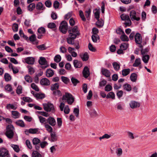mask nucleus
<instances>
[{
	"label": "nucleus",
	"mask_w": 157,
	"mask_h": 157,
	"mask_svg": "<svg viewBox=\"0 0 157 157\" xmlns=\"http://www.w3.org/2000/svg\"><path fill=\"white\" fill-rule=\"evenodd\" d=\"M62 100L67 101V103L69 105H71L74 101V98L71 94L68 93H65L62 98Z\"/></svg>",
	"instance_id": "nucleus-1"
},
{
	"label": "nucleus",
	"mask_w": 157,
	"mask_h": 157,
	"mask_svg": "<svg viewBox=\"0 0 157 157\" xmlns=\"http://www.w3.org/2000/svg\"><path fill=\"white\" fill-rule=\"evenodd\" d=\"M14 127L12 124L8 125L7 126L6 135L8 138L11 139L13 137L14 135Z\"/></svg>",
	"instance_id": "nucleus-2"
},
{
	"label": "nucleus",
	"mask_w": 157,
	"mask_h": 157,
	"mask_svg": "<svg viewBox=\"0 0 157 157\" xmlns=\"http://www.w3.org/2000/svg\"><path fill=\"white\" fill-rule=\"evenodd\" d=\"M68 29L67 23L65 21H62L60 24L59 30L60 32L64 34H65Z\"/></svg>",
	"instance_id": "nucleus-3"
},
{
	"label": "nucleus",
	"mask_w": 157,
	"mask_h": 157,
	"mask_svg": "<svg viewBox=\"0 0 157 157\" xmlns=\"http://www.w3.org/2000/svg\"><path fill=\"white\" fill-rule=\"evenodd\" d=\"M44 109L47 112H50L52 111V112L54 111V108L53 105L51 103H48L43 104Z\"/></svg>",
	"instance_id": "nucleus-4"
},
{
	"label": "nucleus",
	"mask_w": 157,
	"mask_h": 157,
	"mask_svg": "<svg viewBox=\"0 0 157 157\" xmlns=\"http://www.w3.org/2000/svg\"><path fill=\"white\" fill-rule=\"evenodd\" d=\"M68 32L69 35H76V37L80 35V33L78 29L77 26H74L72 29L69 30Z\"/></svg>",
	"instance_id": "nucleus-5"
},
{
	"label": "nucleus",
	"mask_w": 157,
	"mask_h": 157,
	"mask_svg": "<svg viewBox=\"0 0 157 157\" xmlns=\"http://www.w3.org/2000/svg\"><path fill=\"white\" fill-rule=\"evenodd\" d=\"M69 37L67 38V43L73 45L75 44V39L76 38V35H69Z\"/></svg>",
	"instance_id": "nucleus-6"
},
{
	"label": "nucleus",
	"mask_w": 157,
	"mask_h": 157,
	"mask_svg": "<svg viewBox=\"0 0 157 157\" xmlns=\"http://www.w3.org/2000/svg\"><path fill=\"white\" fill-rule=\"evenodd\" d=\"M135 42L138 44H140L142 42V39L141 34L137 33L135 36Z\"/></svg>",
	"instance_id": "nucleus-7"
},
{
	"label": "nucleus",
	"mask_w": 157,
	"mask_h": 157,
	"mask_svg": "<svg viewBox=\"0 0 157 157\" xmlns=\"http://www.w3.org/2000/svg\"><path fill=\"white\" fill-rule=\"evenodd\" d=\"M9 151L8 150L4 147L0 148V157H4L9 155Z\"/></svg>",
	"instance_id": "nucleus-8"
},
{
	"label": "nucleus",
	"mask_w": 157,
	"mask_h": 157,
	"mask_svg": "<svg viewBox=\"0 0 157 157\" xmlns=\"http://www.w3.org/2000/svg\"><path fill=\"white\" fill-rule=\"evenodd\" d=\"M47 124L52 126H54L56 124V122L55 119L52 117H49L47 119Z\"/></svg>",
	"instance_id": "nucleus-9"
},
{
	"label": "nucleus",
	"mask_w": 157,
	"mask_h": 157,
	"mask_svg": "<svg viewBox=\"0 0 157 157\" xmlns=\"http://www.w3.org/2000/svg\"><path fill=\"white\" fill-rule=\"evenodd\" d=\"M130 16L132 21L136 20L139 21L140 18L139 17H136V12L134 10H132L130 12Z\"/></svg>",
	"instance_id": "nucleus-10"
},
{
	"label": "nucleus",
	"mask_w": 157,
	"mask_h": 157,
	"mask_svg": "<svg viewBox=\"0 0 157 157\" xmlns=\"http://www.w3.org/2000/svg\"><path fill=\"white\" fill-rule=\"evenodd\" d=\"M130 107L132 109L139 107L140 106V104L138 102L135 101H131L129 103Z\"/></svg>",
	"instance_id": "nucleus-11"
},
{
	"label": "nucleus",
	"mask_w": 157,
	"mask_h": 157,
	"mask_svg": "<svg viewBox=\"0 0 157 157\" xmlns=\"http://www.w3.org/2000/svg\"><path fill=\"white\" fill-rule=\"evenodd\" d=\"M40 84L43 86H48L50 84V81L47 78H42L40 81Z\"/></svg>",
	"instance_id": "nucleus-12"
},
{
	"label": "nucleus",
	"mask_w": 157,
	"mask_h": 157,
	"mask_svg": "<svg viewBox=\"0 0 157 157\" xmlns=\"http://www.w3.org/2000/svg\"><path fill=\"white\" fill-rule=\"evenodd\" d=\"M83 76L86 78H88L90 75L89 68L87 66H85L82 71Z\"/></svg>",
	"instance_id": "nucleus-13"
},
{
	"label": "nucleus",
	"mask_w": 157,
	"mask_h": 157,
	"mask_svg": "<svg viewBox=\"0 0 157 157\" xmlns=\"http://www.w3.org/2000/svg\"><path fill=\"white\" fill-rule=\"evenodd\" d=\"M102 74L106 77H109L110 76V71L106 69L102 68L101 71Z\"/></svg>",
	"instance_id": "nucleus-14"
},
{
	"label": "nucleus",
	"mask_w": 157,
	"mask_h": 157,
	"mask_svg": "<svg viewBox=\"0 0 157 157\" xmlns=\"http://www.w3.org/2000/svg\"><path fill=\"white\" fill-rule=\"evenodd\" d=\"M25 62L29 64H33L35 61L34 58L32 57H28L25 59Z\"/></svg>",
	"instance_id": "nucleus-15"
},
{
	"label": "nucleus",
	"mask_w": 157,
	"mask_h": 157,
	"mask_svg": "<svg viewBox=\"0 0 157 157\" xmlns=\"http://www.w3.org/2000/svg\"><path fill=\"white\" fill-rule=\"evenodd\" d=\"M54 74L53 71L51 69H47L46 71V76L48 78L52 77Z\"/></svg>",
	"instance_id": "nucleus-16"
},
{
	"label": "nucleus",
	"mask_w": 157,
	"mask_h": 157,
	"mask_svg": "<svg viewBox=\"0 0 157 157\" xmlns=\"http://www.w3.org/2000/svg\"><path fill=\"white\" fill-rule=\"evenodd\" d=\"M52 95L57 98L62 96V94L60 90H57L53 91Z\"/></svg>",
	"instance_id": "nucleus-17"
},
{
	"label": "nucleus",
	"mask_w": 157,
	"mask_h": 157,
	"mask_svg": "<svg viewBox=\"0 0 157 157\" xmlns=\"http://www.w3.org/2000/svg\"><path fill=\"white\" fill-rule=\"evenodd\" d=\"M83 61H86L89 59V55L86 52L84 54H80L79 55Z\"/></svg>",
	"instance_id": "nucleus-18"
},
{
	"label": "nucleus",
	"mask_w": 157,
	"mask_h": 157,
	"mask_svg": "<svg viewBox=\"0 0 157 157\" xmlns=\"http://www.w3.org/2000/svg\"><path fill=\"white\" fill-rule=\"evenodd\" d=\"M73 64L74 67L76 68H80L82 65V63L77 60H75L74 61Z\"/></svg>",
	"instance_id": "nucleus-19"
},
{
	"label": "nucleus",
	"mask_w": 157,
	"mask_h": 157,
	"mask_svg": "<svg viewBox=\"0 0 157 157\" xmlns=\"http://www.w3.org/2000/svg\"><path fill=\"white\" fill-rule=\"evenodd\" d=\"M6 108L8 109H12L15 110L17 108V106L16 104H7Z\"/></svg>",
	"instance_id": "nucleus-20"
},
{
	"label": "nucleus",
	"mask_w": 157,
	"mask_h": 157,
	"mask_svg": "<svg viewBox=\"0 0 157 157\" xmlns=\"http://www.w3.org/2000/svg\"><path fill=\"white\" fill-rule=\"evenodd\" d=\"M123 90L127 91H130L132 90L131 86L128 83H125L123 86Z\"/></svg>",
	"instance_id": "nucleus-21"
},
{
	"label": "nucleus",
	"mask_w": 157,
	"mask_h": 157,
	"mask_svg": "<svg viewBox=\"0 0 157 157\" xmlns=\"http://www.w3.org/2000/svg\"><path fill=\"white\" fill-rule=\"evenodd\" d=\"M50 136L51 137V141L54 142L57 140V137L55 132H53L51 133Z\"/></svg>",
	"instance_id": "nucleus-22"
},
{
	"label": "nucleus",
	"mask_w": 157,
	"mask_h": 157,
	"mask_svg": "<svg viewBox=\"0 0 157 157\" xmlns=\"http://www.w3.org/2000/svg\"><path fill=\"white\" fill-rule=\"evenodd\" d=\"M38 62L40 64L42 65H46L48 64L47 61L46 60L45 58L42 57H41L40 58Z\"/></svg>",
	"instance_id": "nucleus-23"
},
{
	"label": "nucleus",
	"mask_w": 157,
	"mask_h": 157,
	"mask_svg": "<svg viewBox=\"0 0 157 157\" xmlns=\"http://www.w3.org/2000/svg\"><path fill=\"white\" fill-rule=\"evenodd\" d=\"M59 87V83H56L51 86V90L52 91H54L57 90Z\"/></svg>",
	"instance_id": "nucleus-24"
},
{
	"label": "nucleus",
	"mask_w": 157,
	"mask_h": 157,
	"mask_svg": "<svg viewBox=\"0 0 157 157\" xmlns=\"http://www.w3.org/2000/svg\"><path fill=\"white\" fill-rule=\"evenodd\" d=\"M62 81L65 84H67L70 82V79L66 77L62 76L61 77Z\"/></svg>",
	"instance_id": "nucleus-25"
},
{
	"label": "nucleus",
	"mask_w": 157,
	"mask_h": 157,
	"mask_svg": "<svg viewBox=\"0 0 157 157\" xmlns=\"http://www.w3.org/2000/svg\"><path fill=\"white\" fill-rule=\"evenodd\" d=\"M137 75L135 73H132L130 76L131 81L132 82H136L137 80Z\"/></svg>",
	"instance_id": "nucleus-26"
},
{
	"label": "nucleus",
	"mask_w": 157,
	"mask_h": 157,
	"mask_svg": "<svg viewBox=\"0 0 157 157\" xmlns=\"http://www.w3.org/2000/svg\"><path fill=\"white\" fill-rule=\"evenodd\" d=\"M89 114L91 117H95L98 115L97 112L94 109L90 110Z\"/></svg>",
	"instance_id": "nucleus-27"
},
{
	"label": "nucleus",
	"mask_w": 157,
	"mask_h": 157,
	"mask_svg": "<svg viewBox=\"0 0 157 157\" xmlns=\"http://www.w3.org/2000/svg\"><path fill=\"white\" fill-rule=\"evenodd\" d=\"M38 118L41 124H44V125L47 124V119H46L45 118L41 116H39L38 117Z\"/></svg>",
	"instance_id": "nucleus-28"
},
{
	"label": "nucleus",
	"mask_w": 157,
	"mask_h": 157,
	"mask_svg": "<svg viewBox=\"0 0 157 157\" xmlns=\"http://www.w3.org/2000/svg\"><path fill=\"white\" fill-rule=\"evenodd\" d=\"M150 59V56L148 55H143L142 57V59L143 61L145 63H147L148 62L149 60Z\"/></svg>",
	"instance_id": "nucleus-29"
},
{
	"label": "nucleus",
	"mask_w": 157,
	"mask_h": 157,
	"mask_svg": "<svg viewBox=\"0 0 157 157\" xmlns=\"http://www.w3.org/2000/svg\"><path fill=\"white\" fill-rule=\"evenodd\" d=\"M26 131L29 132V133L34 134H36L38 131V129L37 128H30L29 130H26L25 131V132H26Z\"/></svg>",
	"instance_id": "nucleus-30"
},
{
	"label": "nucleus",
	"mask_w": 157,
	"mask_h": 157,
	"mask_svg": "<svg viewBox=\"0 0 157 157\" xmlns=\"http://www.w3.org/2000/svg\"><path fill=\"white\" fill-rule=\"evenodd\" d=\"M130 72L129 68L124 69L122 71V75L124 76H126L130 73Z\"/></svg>",
	"instance_id": "nucleus-31"
},
{
	"label": "nucleus",
	"mask_w": 157,
	"mask_h": 157,
	"mask_svg": "<svg viewBox=\"0 0 157 157\" xmlns=\"http://www.w3.org/2000/svg\"><path fill=\"white\" fill-rule=\"evenodd\" d=\"M44 127L46 128L47 131L49 132L52 133L53 131L52 127L48 124L44 125Z\"/></svg>",
	"instance_id": "nucleus-32"
},
{
	"label": "nucleus",
	"mask_w": 157,
	"mask_h": 157,
	"mask_svg": "<svg viewBox=\"0 0 157 157\" xmlns=\"http://www.w3.org/2000/svg\"><path fill=\"white\" fill-rule=\"evenodd\" d=\"M141 64L140 59L139 58L136 59L134 63L133 64L132 66L134 67H137Z\"/></svg>",
	"instance_id": "nucleus-33"
},
{
	"label": "nucleus",
	"mask_w": 157,
	"mask_h": 157,
	"mask_svg": "<svg viewBox=\"0 0 157 157\" xmlns=\"http://www.w3.org/2000/svg\"><path fill=\"white\" fill-rule=\"evenodd\" d=\"M113 66L114 69L117 71H118L120 68V65L117 63L115 62L113 63Z\"/></svg>",
	"instance_id": "nucleus-34"
},
{
	"label": "nucleus",
	"mask_w": 157,
	"mask_h": 157,
	"mask_svg": "<svg viewBox=\"0 0 157 157\" xmlns=\"http://www.w3.org/2000/svg\"><path fill=\"white\" fill-rule=\"evenodd\" d=\"M121 18L122 20L128 21L130 19L128 15L123 14L121 15Z\"/></svg>",
	"instance_id": "nucleus-35"
},
{
	"label": "nucleus",
	"mask_w": 157,
	"mask_h": 157,
	"mask_svg": "<svg viewBox=\"0 0 157 157\" xmlns=\"http://www.w3.org/2000/svg\"><path fill=\"white\" fill-rule=\"evenodd\" d=\"M16 124L21 127H24L25 126V124L23 121L21 120H19L16 122Z\"/></svg>",
	"instance_id": "nucleus-36"
},
{
	"label": "nucleus",
	"mask_w": 157,
	"mask_h": 157,
	"mask_svg": "<svg viewBox=\"0 0 157 157\" xmlns=\"http://www.w3.org/2000/svg\"><path fill=\"white\" fill-rule=\"evenodd\" d=\"M35 97H36L37 99H42L45 98V95L43 94L36 93Z\"/></svg>",
	"instance_id": "nucleus-37"
},
{
	"label": "nucleus",
	"mask_w": 157,
	"mask_h": 157,
	"mask_svg": "<svg viewBox=\"0 0 157 157\" xmlns=\"http://www.w3.org/2000/svg\"><path fill=\"white\" fill-rule=\"evenodd\" d=\"M4 78L6 81H9L11 79V77L9 74L6 73L4 75Z\"/></svg>",
	"instance_id": "nucleus-38"
},
{
	"label": "nucleus",
	"mask_w": 157,
	"mask_h": 157,
	"mask_svg": "<svg viewBox=\"0 0 157 157\" xmlns=\"http://www.w3.org/2000/svg\"><path fill=\"white\" fill-rule=\"evenodd\" d=\"M12 114L14 116V118H17L19 117L20 113L17 111H12L11 112Z\"/></svg>",
	"instance_id": "nucleus-39"
},
{
	"label": "nucleus",
	"mask_w": 157,
	"mask_h": 157,
	"mask_svg": "<svg viewBox=\"0 0 157 157\" xmlns=\"http://www.w3.org/2000/svg\"><path fill=\"white\" fill-rule=\"evenodd\" d=\"M11 146L13 148L14 151L17 152H18L20 151V148L19 146L17 145H15L13 144H11Z\"/></svg>",
	"instance_id": "nucleus-40"
},
{
	"label": "nucleus",
	"mask_w": 157,
	"mask_h": 157,
	"mask_svg": "<svg viewBox=\"0 0 157 157\" xmlns=\"http://www.w3.org/2000/svg\"><path fill=\"white\" fill-rule=\"evenodd\" d=\"M121 40L123 41H127L129 40L128 37L125 34H123L120 37Z\"/></svg>",
	"instance_id": "nucleus-41"
},
{
	"label": "nucleus",
	"mask_w": 157,
	"mask_h": 157,
	"mask_svg": "<svg viewBox=\"0 0 157 157\" xmlns=\"http://www.w3.org/2000/svg\"><path fill=\"white\" fill-rule=\"evenodd\" d=\"M45 7H43V5L42 3L39 2L36 5V9L38 10H44Z\"/></svg>",
	"instance_id": "nucleus-42"
},
{
	"label": "nucleus",
	"mask_w": 157,
	"mask_h": 157,
	"mask_svg": "<svg viewBox=\"0 0 157 157\" xmlns=\"http://www.w3.org/2000/svg\"><path fill=\"white\" fill-rule=\"evenodd\" d=\"M149 51V48H147L141 50V54L142 55H147V54Z\"/></svg>",
	"instance_id": "nucleus-43"
},
{
	"label": "nucleus",
	"mask_w": 157,
	"mask_h": 157,
	"mask_svg": "<svg viewBox=\"0 0 157 157\" xmlns=\"http://www.w3.org/2000/svg\"><path fill=\"white\" fill-rule=\"evenodd\" d=\"M71 80L74 86H76L78 83H79V81L77 79L73 77L71 78Z\"/></svg>",
	"instance_id": "nucleus-44"
},
{
	"label": "nucleus",
	"mask_w": 157,
	"mask_h": 157,
	"mask_svg": "<svg viewBox=\"0 0 157 157\" xmlns=\"http://www.w3.org/2000/svg\"><path fill=\"white\" fill-rule=\"evenodd\" d=\"M107 98H111L114 99L115 98V94L113 92H110L106 95Z\"/></svg>",
	"instance_id": "nucleus-45"
},
{
	"label": "nucleus",
	"mask_w": 157,
	"mask_h": 157,
	"mask_svg": "<svg viewBox=\"0 0 157 157\" xmlns=\"http://www.w3.org/2000/svg\"><path fill=\"white\" fill-rule=\"evenodd\" d=\"M128 47V44L127 43H123L120 46V48L123 50H126Z\"/></svg>",
	"instance_id": "nucleus-46"
},
{
	"label": "nucleus",
	"mask_w": 157,
	"mask_h": 157,
	"mask_svg": "<svg viewBox=\"0 0 157 157\" xmlns=\"http://www.w3.org/2000/svg\"><path fill=\"white\" fill-rule=\"evenodd\" d=\"M116 153L118 156H121L122 154V150L121 148L117 147L116 149Z\"/></svg>",
	"instance_id": "nucleus-47"
},
{
	"label": "nucleus",
	"mask_w": 157,
	"mask_h": 157,
	"mask_svg": "<svg viewBox=\"0 0 157 157\" xmlns=\"http://www.w3.org/2000/svg\"><path fill=\"white\" fill-rule=\"evenodd\" d=\"M24 78L25 81L29 83H31L33 81L32 78L29 75H26L25 77Z\"/></svg>",
	"instance_id": "nucleus-48"
},
{
	"label": "nucleus",
	"mask_w": 157,
	"mask_h": 157,
	"mask_svg": "<svg viewBox=\"0 0 157 157\" xmlns=\"http://www.w3.org/2000/svg\"><path fill=\"white\" fill-rule=\"evenodd\" d=\"M35 7V4L34 3H32L30 4L28 6V10L30 11H31Z\"/></svg>",
	"instance_id": "nucleus-49"
},
{
	"label": "nucleus",
	"mask_w": 157,
	"mask_h": 157,
	"mask_svg": "<svg viewBox=\"0 0 157 157\" xmlns=\"http://www.w3.org/2000/svg\"><path fill=\"white\" fill-rule=\"evenodd\" d=\"M91 37L93 41L95 43H96L97 40L99 39V37L98 35H93Z\"/></svg>",
	"instance_id": "nucleus-50"
},
{
	"label": "nucleus",
	"mask_w": 157,
	"mask_h": 157,
	"mask_svg": "<svg viewBox=\"0 0 157 157\" xmlns=\"http://www.w3.org/2000/svg\"><path fill=\"white\" fill-rule=\"evenodd\" d=\"M61 60V57L59 55H57L54 58V60L56 63L59 62Z\"/></svg>",
	"instance_id": "nucleus-51"
},
{
	"label": "nucleus",
	"mask_w": 157,
	"mask_h": 157,
	"mask_svg": "<svg viewBox=\"0 0 157 157\" xmlns=\"http://www.w3.org/2000/svg\"><path fill=\"white\" fill-rule=\"evenodd\" d=\"M96 24L98 27L100 28L103 26L104 23L102 21H100L99 19H98V21L96 23Z\"/></svg>",
	"instance_id": "nucleus-52"
},
{
	"label": "nucleus",
	"mask_w": 157,
	"mask_h": 157,
	"mask_svg": "<svg viewBox=\"0 0 157 157\" xmlns=\"http://www.w3.org/2000/svg\"><path fill=\"white\" fill-rule=\"evenodd\" d=\"M37 48L40 50H44L47 49L45 44H42L37 46Z\"/></svg>",
	"instance_id": "nucleus-53"
},
{
	"label": "nucleus",
	"mask_w": 157,
	"mask_h": 157,
	"mask_svg": "<svg viewBox=\"0 0 157 157\" xmlns=\"http://www.w3.org/2000/svg\"><path fill=\"white\" fill-rule=\"evenodd\" d=\"M40 140L37 138H34L33 140V143L34 145L38 144L39 143H40Z\"/></svg>",
	"instance_id": "nucleus-54"
},
{
	"label": "nucleus",
	"mask_w": 157,
	"mask_h": 157,
	"mask_svg": "<svg viewBox=\"0 0 157 157\" xmlns=\"http://www.w3.org/2000/svg\"><path fill=\"white\" fill-rule=\"evenodd\" d=\"M22 88L21 86H18L17 88L16 93L18 94H20L22 93Z\"/></svg>",
	"instance_id": "nucleus-55"
},
{
	"label": "nucleus",
	"mask_w": 157,
	"mask_h": 157,
	"mask_svg": "<svg viewBox=\"0 0 157 157\" xmlns=\"http://www.w3.org/2000/svg\"><path fill=\"white\" fill-rule=\"evenodd\" d=\"M22 99L26 102H30L33 101V100L29 97H23Z\"/></svg>",
	"instance_id": "nucleus-56"
},
{
	"label": "nucleus",
	"mask_w": 157,
	"mask_h": 157,
	"mask_svg": "<svg viewBox=\"0 0 157 157\" xmlns=\"http://www.w3.org/2000/svg\"><path fill=\"white\" fill-rule=\"evenodd\" d=\"M28 68L29 72L30 75H32L35 72V70L34 68L30 66H27Z\"/></svg>",
	"instance_id": "nucleus-57"
},
{
	"label": "nucleus",
	"mask_w": 157,
	"mask_h": 157,
	"mask_svg": "<svg viewBox=\"0 0 157 157\" xmlns=\"http://www.w3.org/2000/svg\"><path fill=\"white\" fill-rule=\"evenodd\" d=\"M111 137V136L108 135L107 134H105L103 136L99 137V139L100 140H101L102 139H109Z\"/></svg>",
	"instance_id": "nucleus-58"
},
{
	"label": "nucleus",
	"mask_w": 157,
	"mask_h": 157,
	"mask_svg": "<svg viewBox=\"0 0 157 157\" xmlns=\"http://www.w3.org/2000/svg\"><path fill=\"white\" fill-rule=\"evenodd\" d=\"M31 87L33 89L35 90L36 91H39V89L38 86L36 85L34 83H32L31 85Z\"/></svg>",
	"instance_id": "nucleus-59"
},
{
	"label": "nucleus",
	"mask_w": 157,
	"mask_h": 157,
	"mask_svg": "<svg viewBox=\"0 0 157 157\" xmlns=\"http://www.w3.org/2000/svg\"><path fill=\"white\" fill-rule=\"evenodd\" d=\"M56 25L54 23H49L48 25V28L52 29L56 27Z\"/></svg>",
	"instance_id": "nucleus-60"
},
{
	"label": "nucleus",
	"mask_w": 157,
	"mask_h": 157,
	"mask_svg": "<svg viewBox=\"0 0 157 157\" xmlns=\"http://www.w3.org/2000/svg\"><path fill=\"white\" fill-rule=\"evenodd\" d=\"M79 15L80 17L81 18L82 20L84 21H86V19L85 18V17L83 13L81 10H80L79 11Z\"/></svg>",
	"instance_id": "nucleus-61"
},
{
	"label": "nucleus",
	"mask_w": 157,
	"mask_h": 157,
	"mask_svg": "<svg viewBox=\"0 0 157 157\" xmlns=\"http://www.w3.org/2000/svg\"><path fill=\"white\" fill-rule=\"evenodd\" d=\"M45 29L44 27H41L39 28L38 29V32L40 34H44L45 32Z\"/></svg>",
	"instance_id": "nucleus-62"
},
{
	"label": "nucleus",
	"mask_w": 157,
	"mask_h": 157,
	"mask_svg": "<svg viewBox=\"0 0 157 157\" xmlns=\"http://www.w3.org/2000/svg\"><path fill=\"white\" fill-rule=\"evenodd\" d=\"M18 25L16 23H14L13 24V26L12 27L13 30L14 32H16L18 31Z\"/></svg>",
	"instance_id": "nucleus-63"
},
{
	"label": "nucleus",
	"mask_w": 157,
	"mask_h": 157,
	"mask_svg": "<svg viewBox=\"0 0 157 157\" xmlns=\"http://www.w3.org/2000/svg\"><path fill=\"white\" fill-rule=\"evenodd\" d=\"M112 89V87L109 84L106 85L105 87V90L106 91H111Z\"/></svg>",
	"instance_id": "nucleus-64"
}]
</instances>
